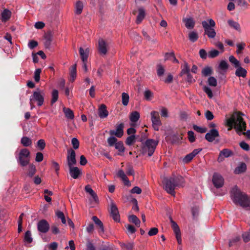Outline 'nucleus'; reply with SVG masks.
<instances>
[{"label": "nucleus", "mask_w": 250, "mask_h": 250, "mask_svg": "<svg viewBox=\"0 0 250 250\" xmlns=\"http://www.w3.org/2000/svg\"><path fill=\"white\" fill-rule=\"evenodd\" d=\"M229 62L234 64V67L239 66V65L240 64V62L238 61L233 56H230L229 57Z\"/></svg>", "instance_id": "obj_53"}, {"label": "nucleus", "mask_w": 250, "mask_h": 250, "mask_svg": "<svg viewBox=\"0 0 250 250\" xmlns=\"http://www.w3.org/2000/svg\"><path fill=\"white\" fill-rule=\"evenodd\" d=\"M79 53L82 61L83 62H87L89 53L88 48H86L85 51H84L82 47H80L79 49Z\"/></svg>", "instance_id": "obj_27"}, {"label": "nucleus", "mask_w": 250, "mask_h": 250, "mask_svg": "<svg viewBox=\"0 0 250 250\" xmlns=\"http://www.w3.org/2000/svg\"><path fill=\"white\" fill-rule=\"evenodd\" d=\"M30 155V152L27 148H22L20 150L18 161L21 166L25 167L29 164Z\"/></svg>", "instance_id": "obj_6"}, {"label": "nucleus", "mask_w": 250, "mask_h": 250, "mask_svg": "<svg viewBox=\"0 0 250 250\" xmlns=\"http://www.w3.org/2000/svg\"><path fill=\"white\" fill-rule=\"evenodd\" d=\"M158 144V141H157L151 139L146 140L141 147L142 154H145L147 152L148 156H151L153 154Z\"/></svg>", "instance_id": "obj_4"}, {"label": "nucleus", "mask_w": 250, "mask_h": 250, "mask_svg": "<svg viewBox=\"0 0 250 250\" xmlns=\"http://www.w3.org/2000/svg\"><path fill=\"white\" fill-rule=\"evenodd\" d=\"M58 99V91L54 89L52 92V99L51 101V104L53 105L55 102H57Z\"/></svg>", "instance_id": "obj_47"}, {"label": "nucleus", "mask_w": 250, "mask_h": 250, "mask_svg": "<svg viewBox=\"0 0 250 250\" xmlns=\"http://www.w3.org/2000/svg\"><path fill=\"white\" fill-rule=\"evenodd\" d=\"M42 72L41 69H36L34 73V79L36 82H39L40 80V74Z\"/></svg>", "instance_id": "obj_57"}, {"label": "nucleus", "mask_w": 250, "mask_h": 250, "mask_svg": "<svg viewBox=\"0 0 250 250\" xmlns=\"http://www.w3.org/2000/svg\"><path fill=\"white\" fill-rule=\"evenodd\" d=\"M37 146L40 150H43L45 146V143L44 140L40 139L37 142Z\"/></svg>", "instance_id": "obj_61"}, {"label": "nucleus", "mask_w": 250, "mask_h": 250, "mask_svg": "<svg viewBox=\"0 0 250 250\" xmlns=\"http://www.w3.org/2000/svg\"><path fill=\"white\" fill-rule=\"evenodd\" d=\"M36 172V168L35 166L33 164H30L29 166V169L28 172V176L30 177H32Z\"/></svg>", "instance_id": "obj_42"}, {"label": "nucleus", "mask_w": 250, "mask_h": 250, "mask_svg": "<svg viewBox=\"0 0 250 250\" xmlns=\"http://www.w3.org/2000/svg\"><path fill=\"white\" fill-rule=\"evenodd\" d=\"M219 54V52L215 49L210 51L208 52V57L210 58H214L218 56Z\"/></svg>", "instance_id": "obj_60"}, {"label": "nucleus", "mask_w": 250, "mask_h": 250, "mask_svg": "<svg viewBox=\"0 0 250 250\" xmlns=\"http://www.w3.org/2000/svg\"><path fill=\"white\" fill-rule=\"evenodd\" d=\"M70 81L73 82L77 77V64H75L70 68Z\"/></svg>", "instance_id": "obj_26"}, {"label": "nucleus", "mask_w": 250, "mask_h": 250, "mask_svg": "<svg viewBox=\"0 0 250 250\" xmlns=\"http://www.w3.org/2000/svg\"><path fill=\"white\" fill-rule=\"evenodd\" d=\"M56 215L58 218H60L61 219L62 223H63V224L66 223L65 218L63 213L62 211H59V210L57 211L56 212Z\"/></svg>", "instance_id": "obj_51"}, {"label": "nucleus", "mask_w": 250, "mask_h": 250, "mask_svg": "<svg viewBox=\"0 0 250 250\" xmlns=\"http://www.w3.org/2000/svg\"><path fill=\"white\" fill-rule=\"evenodd\" d=\"M212 73V70L210 67L206 66L202 71V75L204 77L210 76Z\"/></svg>", "instance_id": "obj_40"}, {"label": "nucleus", "mask_w": 250, "mask_h": 250, "mask_svg": "<svg viewBox=\"0 0 250 250\" xmlns=\"http://www.w3.org/2000/svg\"><path fill=\"white\" fill-rule=\"evenodd\" d=\"M151 117V121L152 123L153 127L155 130H159V126L162 125L160 120L159 113L157 111H152L150 113Z\"/></svg>", "instance_id": "obj_7"}, {"label": "nucleus", "mask_w": 250, "mask_h": 250, "mask_svg": "<svg viewBox=\"0 0 250 250\" xmlns=\"http://www.w3.org/2000/svg\"><path fill=\"white\" fill-rule=\"evenodd\" d=\"M71 144L73 147L75 149H77L79 147L80 142L76 138H73L71 140Z\"/></svg>", "instance_id": "obj_55"}, {"label": "nucleus", "mask_w": 250, "mask_h": 250, "mask_svg": "<svg viewBox=\"0 0 250 250\" xmlns=\"http://www.w3.org/2000/svg\"><path fill=\"white\" fill-rule=\"evenodd\" d=\"M229 65L225 61H221L219 63V67L221 70H226L228 68Z\"/></svg>", "instance_id": "obj_58"}, {"label": "nucleus", "mask_w": 250, "mask_h": 250, "mask_svg": "<svg viewBox=\"0 0 250 250\" xmlns=\"http://www.w3.org/2000/svg\"><path fill=\"white\" fill-rule=\"evenodd\" d=\"M67 161L69 167H71L76 164L77 161L76 159L75 151L72 148L67 150Z\"/></svg>", "instance_id": "obj_12"}, {"label": "nucleus", "mask_w": 250, "mask_h": 250, "mask_svg": "<svg viewBox=\"0 0 250 250\" xmlns=\"http://www.w3.org/2000/svg\"><path fill=\"white\" fill-rule=\"evenodd\" d=\"M193 158H194V157L193 156V155L191 154V153H190L187 154L184 157L183 161L185 163H188L189 162H190L193 159Z\"/></svg>", "instance_id": "obj_63"}, {"label": "nucleus", "mask_w": 250, "mask_h": 250, "mask_svg": "<svg viewBox=\"0 0 250 250\" xmlns=\"http://www.w3.org/2000/svg\"><path fill=\"white\" fill-rule=\"evenodd\" d=\"M63 112L65 113V117L69 119H73L74 118V114L72 110L69 108H64Z\"/></svg>", "instance_id": "obj_38"}, {"label": "nucleus", "mask_w": 250, "mask_h": 250, "mask_svg": "<svg viewBox=\"0 0 250 250\" xmlns=\"http://www.w3.org/2000/svg\"><path fill=\"white\" fill-rule=\"evenodd\" d=\"M181 71L179 76L182 77L183 75L186 74L190 72V68L188 63L186 62H184V65L181 66Z\"/></svg>", "instance_id": "obj_35"}, {"label": "nucleus", "mask_w": 250, "mask_h": 250, "mask_svg": "<svg viewBox=\"0 0 250 250\" xmlns=\"http://www.w3.org/2000/svg\"><path fill=\"white\" fill-rule=\"evenodd\" d=\"M170 220L171 228L175 233L177 242L179 244H181L182 243V239L180 228L177 223L174 221L171 217L170 218Z\"/></svg>", "instance_id": "obj_10"}, {"label": "nucleus", "mask_w": 250, "mask_h": 250, "mask_svg": "<svg viewBox=\"0 0 250 250\" xmlns=\"http://www.w3.org/2000/svg\"><path fill=\"white\" fill-rule=\"evenodd\" d=\"M52 38L53 35L50 31H48L44 34V39L45 41L44 45L46 48L49 49L52 41Z\"/></svg>", "instance_id": "obj_20"}, {"label": "nucleus", "mask_w": 250, "mask_h": 250, "mask_svg": "<svg viewBox=\"0 0 250 250\" xmlns=\"http://www.w3.org/2000/svg\"><path fill=\"white\" fill-rule=\"evenodd\" d=\"M193 128L194 130L196 131L197 132L201 133H204L207 132V129L206 127H201L197 125H193Z\"/></svg>", "instance_id": "obj_50"}, {"label": "nucleus", "mask_w": 250, "mask_h": 250, "mask_svg": "<svg viewBox=\"0 0 250 250\" xmlns=\"http://www.w3.org/2000/svg\"><path fill=\"white\" fill-rule=\"evenodd\" d=\"M202 26L205 31V35H207L209 38H214L216 36V32L214 29L215 26V21L209 19L208 21H204L202 22Z\"/></svg>", "instance_id": "obj_5"}, {"label": "nucleus", "mask_w": 250, "mask_h": 250, "mask_svg": "<svg viewBox=\"0 0 250 250\" xmlns=\"http://www.w3.org/2000/svg\"><path fill=\"white\" fill-rule=\"evenodd\" d=\"M44 95L43 91L38 89L37 91L34 92L31 97L33 98V100H35L38 102V106H40L43 104Z\"/></svg>", "instance_id": "obj_8"}, {"label": "nucleus", "mask_w": 250, "mask_h": 250, "mask_svg": "<svg viewBox=\"0 0 250 250\" xmlns=\"http://www.w3.org/2000/svg\"><path fill=\"white\" fill-rule=\"evenodd\" d=\"M117 139L113 136L109 137L107 139V142L109 146H112L115 145V144L117 143Z\"/></svg>", "instance_id": "obj_52"}, {"label": "nucleus", "mask_w": 250, "mask_h": 250, "mask_svg": "<svg viewBox=\"0 0 250 250\" xmlns=\"http://www.w3.org/2000/svg\"><path fill=\"white\" fill-rule=\"evenodd\" d=\"M136 140L138 141V137L134 135H131L126 139L125 144L130 146H131Z\"/></svg>", "instance_id": "obj_37"}, {"label": "nucleus", "mask_w": 250, "mask_h": 250, "mask_svg": "<svg viewBox=\"0 0 250 250\" xmlns=\"http://www.w3.org/2000/svg\"><path fill=\"white\" fill-rule=\"evenodd\" d=\"M129 95L127 93L123 92L122 94V104L126 106L128 104L129 101Z\"/></svg>", "instance_id": "obj_46"}, {"label": "nucleus", "mask_w": 250, "mask_h": 250, "mask_svg": "<svg viewBox=\"0 0 250 250\" xmlns=\"http://www.w3.org/2000/svg\"><path fill=\"white\" fill-rule=\"evenodd\" d=\"M140 118V114L137 111L132 112L130 116V120L132 122H136Z\"/></svg>", "instance_id": "obj_44"}, {"label": "nucleus", "mask_w": 250, "mask_h": 250, "mask_svg": "<svg viewBox=\"0 0 250 250\" xmlns=\"http://www.w3.org/2000/svg\"><path fill=\"white\" fill-rule=\"evenodd\" d=\"M98 50L101 55H105L107 52V44L105 41L102 38L98 40Z\"/></svg>", "instance_id": "obj_16"}, {"label": "nucleus", "mask_w": 250, "mask_h": 250, "mask_svg": "<svg viewBox=\"0 0 250 250\" xmlns=\"http://www.w3.org/2000/svg\"><path fill=\"white\" fill-rule=\"evenodd\" d=\"M93 221L94 222L96 227L99 229L98 232L101 234L104 232V227L102 222L96 216L92 217Z\"/></svg>", "instance_id": "obj_19"}, {"label": "nucleus", "mask_w": 250, "mask_h": 250, "mask_svg": "<svg viewBox=\"0 0 250 250\" xmlns=\"http://www.w3.org/2000/svg\"><path fill=\"white\" fill-rule=\"evenodd\" d=\"M69 167V173L71 176L75 179L78 178L82 172L77 167H73L71 166Z\"/></svg>", "instance_id": "obj_21"}, {"label": "nucleus", "mask_w": 250, "mask_h": 250, "mask_svg": "<svg viewBox=\"0 0 250 250\" xmlns=\"http://www.w3.org/2000/svg\"><path fill=\"white\" fill-rule=\"evenodd\" d=\"M21 143L25 147L31 146L32 145V140L29 137H22L21 140Z\"/></svg>", "instance_id": "obj_31"}, {"label": "nucleus", "mask_w": 250, "mask_h": 250, "mask_svg": "<svg viewBox=\"0 0 250 250\" xmlns=\"http://www.w3.org/2000/svg\"><path fill=\"white\" fill-rule=\"evenodd\" d=\"M170 220L171 228L175 233L177 242L179 244H181L182 243V239L180 228L177 223L174 221L171 217L170 218Z\"/></svg>", "instance_id": "obj_11"}, {"label": "nucleus", "mask_w": 250, "mask_h": 250, "mask_svg": "<svg viewBox=\"0 0 250 250\" xmlns=\"http://www.w3.org/2000/svg\"><path fill=\"white\" fill-rule=\"evenodd\" d=\"M183 22L185 23V26L188 29H193L195 26V22L192 18H184Z\"/></svg>", "instance_id": "obj_24"}, {"label": "nucleus", "mask_w": 250, "mask_h": 250, "mask_svg": "<svg viewBox=\"0 0 250 250\" xmlns=\"http://www.w3.org/2000/svg\"><path fill=\"white\" fill-rule=\"evenodd\" d=\"M228 23L230 27L233 28L236 30H240V25L237 22H236L231 20H229L228 21Z\"/></svg>", "instance_id": "obj_43"}, {"label": "nucleus", "mask_w": 250, "mask_h": 250, "mask_svg": "<svg viewBox=\"0 0 250 250\" xmlns=\"http://www.w3.org/2000/svg\"><path fill=\"white\" fill-rule=\"evenodd\" d=\"M115 148L121 152H124L125 151V147L123 142L119 141L115 144Z\"/></svg>", "instance_id": "obj_49"}, {"label": "nucleus", "mask_w": 250, "mask_h": 250, "mask_svg": "<svg viewBox=\"0 0 250 250\" xmlns=\"http://www.w3.org/2000/svg\"><path fill=\"white\" fill-rule=\"evenodd\" d=\"M121 247L125 250H133L134 247V243L133 242H127L126 243H120Z\"/></svg>", "instance_id": "obj_34"}, {"label": "nucleus", "mask_w": 250, "mask_h": 250, "mask_svg": "<svg viewBox=\"0 0 250 250\" xmlns=\"http://www.w3.org/2000/svg\"><path fill=\"white\" fill-rule=\"evenodd\" d=\"M204 91L208 95L209 98H211L213 97L211 89L209 87L205 86L204 87Z\"/></svg>", "instance_id": "obj_62"}, {"label": "nucleus", "mask_w": 250, "mask_h": 250, "mask_svg": "<svg viewBox=\"0 0 250 250\" xmlns=\"http://www.w3.org/2000/svg\"><path fill=\"white\" fill-rule=\"evenodd\" d=\"M247 169V166L245 163H242L236 167L235 169V173L236 174H240L245 172Z\"/></svg>", "instance_id": "obj_36"}, {"label": "nucleus", "mask_w": 250, "mask_h": 250, "mask_svg": "<svg viewBox=\"0 0 250 250\" xmlns=\"http://www.w3.org/2000/svg\"><path fill=\"white\" fill-rule=\"evenodd\" d=\"M236 70L235 71V74L236 76L243 78H245L247 74V71L241 66V64L239 65V66L236 67Z\"/></svg>", "instance_id": "obj_23"}, {"label": "nucleus", "mask_w": 250, "mask_h": 250, "mask_svg": "<svg viewBox=\"0 0 250 250\" xmlns=\"http://www.w3.org/2000/svg\"><path fill=\"white\" fill-rule=\"evenodd\" d=\"M37 228L39 231L45 233L49 229V224L46 220L42 219L38 222Z\"/></svg>", "instance_id": "obj_14"}, {"label": "nucleus", "mask_w": 250, "mask_h": 250, "mask_svg": "<svg viewBox=\"0 0 250 250\" xmlns=\"http://www.w3.org/2000/svg\"><path fill=\"white\" fill-rule=\"evenodd\" d=\"M243 115L244 114L240 111L234 112L229 118L227 119L226 125L229 127L228 130L233 128L238 135H246L250 139V130L246 131L247 128L246 123L242 117Z\"/></svg>", "instance_id": "obj_1"}, {"label": "nucleus", "mask_w": 250, "mask_h": 250, "mask_svg": "<svg viewBox=\"0 0 250 250\" xmlns=\"http://www.w3.org/2000/svg\"><path fill=\"white\" fill-rule=\"evenodd\" d=\"M11 12L10 11L7 9H4V10L1 13V21L2 22H6L11 17Z\"/></svg>", "instance_id": "obj_28"}, {"label": "nucleus", "mask_w": 250, "mask_h": 250, "mask_svg": "<svg viewBox=\"0 0 250 250\" xmlns=\"http://www.w3.org/2000/svg\"><path fill=\"white\" fill-rule=\"evenodd\" d=\"M233 154L231 150L228 148H224L220 152L218 161L220 162L224 160V157L228 158L231 156Z\"/></svg>", "instance_id": "obj_18"}, {"label": "nucleus", "mask_w": 250, "mask_h": 250, "mask_svg": "<svg viewBox=\"0 0 250 250\" xmlns=\"http://www.w3.org/2000/svg\"><path fill=\"white\" fill-rule=\"evenodd\" d=\"M24 240L25 242L29 244L31 243L32 242L33 239L31 237V233L30 231L27 230L26 231L24 235Z\"/></svg>", "instance_id": "obj_48"}, {"label": "nucleus", "mask_w": 250, "mask_h": 250, "mask_svg": "<svg viewBox=\"0 0 250 250\" xmlns=\"http://www.w3.org/2000/svg\"><path fill=\"white\" fill-rule=\"evenodd\" d=\"M83 3L81 1H78L76 4V14L79 15L82 13L83 9Z\"/></svg>", "instance_id": "obj_45"}, {"label": "nucleus", "mask_w": 250, "mask_h": 250, "mask_svg": "<svg viewBox=\"0 0 250 250\" xmlns=\"http://www.w3.org/2000/svg\"><path fill=\"white\" fill-rule=\"evenodd\" d=\"M191 213L194 219H196L199 214V207L197 206H194L191 208Z\"/></svg>", "instance_id": "obj_41"}, {"label": "nucleus", "mask_w": 250, "mask_h": 250, "mask_svg": "<svg viewBox=\"0 0 250 250\" xmlns=\"http://www.w3.org/2000/svg\"><path fill=\"white\" fill-rule=\"evenodd\" d=\"M85 191L88 193L91 197L93 198L94 200L95 201H97L98 199V198L96 195V194L95 193V192L93 191V190L91 188L90 186L89 185H87L84 188Z\"/></svg>", "instance_id": "obj_32"}, {"label": "nucleus", "mask_w": 250, "mask_h": 250, "mask_svg": "<svg viewBox=\"0 0 250 250\" xmlns=\"http://www.w3.org/2000/svg\"><path fill=\"white\" fill-rule=\"evenodd\" d=\"M230 197L235 205H239L243 208L250 210V197L245 192L241 191L237 186L230 191Z\"/></svg>", "instance_id": "obj_2"}, {"label": "nucleus", "mask_w": 250, "mask_h": 250, "mask_svg": "<svg viewBox=\"0 0 250 250\" xmlns=\"http://www.w3.org/2000/svg\"><path fill=\"white\" fill-rule=\"evenodd\" d=\"M117 176L122 179V180L125 182V185H128L129 184V181L124 171L122 169H120L118 171Z\"/></svg>", "instance_id": "obj_29"}, {"label": "nucleus", "mask_w": 250, "mask_h": 250, "mask_svg": "<svg viewBox=\"0 0 250 250\" xmlns=\"http://www.w3.org/2000/svg\"><path fill=\"white\" fill-rule=\"evenodd\" d=\"M212 183L216 188H219L223 186L224 180L220 174L214 173L212 176Z\"/></svg>", "instance_id": "obj_9"}, {"label": "nucleus", "mask_w": 250, "mask_h": 250, "mask_svg": "<svg viewBox=\"0 0 250 250\" xmlns=\"http://www.w3.org/2000/svg\"><path fill=\"white\" fill-rule=\"evenodd\" d=\"M208 82L210 86H216L217 85L216 79L213 77H209L208 80Z\"/></svg>", "instance_id": "obj_56"}, {"label": "nucleus", "mask_w": 250, "mask_h": 250, "mask_svg": "<svg viewBox=\"0 0 250 250\" xmlns=\"http://www.w3.org/2000/svg\"><path fill=\"white\" fill-rule=\"evenodd\" d=\"M128 220L130 222L134 224L137 227L140 226L141 221L135 215H131L128 217Z\"/></svg>", "instance_id": "obj_33"}, {"label": "nucleus", "mask_w": 250, "mask_h": 250, "mask_svg": "<svg viewBox=\"0 0 250 250\" xmlns=\"http://www.w3.org/2000/svg\"><path fill=\"white\" fill-rule=\"evenodd\" d=\"M86 247V250H96L95 247L89 240H87Z\"/></svg>", "instance_id": "obj_64"}, {"label": "nucleus", "mask_w": 250, "mask_h": 250, "mask_svg": "<svg viewBox=\"0 0 250 250\" xmlns=\"http://www.w3.org/2000/svg\"><path fill=\"white\" fill-rule=\"evenodd\" d=\"M110 215L113 219L116 222L120 221V214L118 209L114 203H112L110 208Z\"/></svg>", "instance_id": "obj_17"}, {"label": "nucleus", "mask_w": 250, "mask_h": 250, "mask_svg": "<svg viewBox=\"0 0 250 250\" xmlns=\"http://www.w3.org/2000/svg\"><path fill=\"white\" fill-rule=\"evenodd\" d=\"M199 36L196 32L191 31L188 34V39L192 42H194L198 40Z\"/></svg>", "instance_id": "obj_39"}, {"label": "nucleus", "mask_w": 250, "mask_h": 250, "mask_svg": "<svg viewBox=\"0 0 250 250\" xmlns=\"http://www.w3.org/2000/svg\"><path fill=\"white\" fill-rule=\"evenodd\" d=\"M165 72V69L163 67V66L159 64L157 66V75L159 77H161L164 74Z\"/></svg>", "instance_id": "obj_59"}, {"label": "nucleus", "mask_w": 250, "mask_h": 250, "mask_svg": "<svg viewBox=\"0 0 250 250\" xmlns=\"http://www.w3.org/2000/svg\"><path fill=\"white\" fill-rule=\"evenodd\" d=\"M116 128V130H110L109 131L110 135L111 136L115 135L117 137L121 138L124 135V124L122 123L119 125H117Z\"/></svg>", "instance_id": "obj_13"}, {"label": "nucleus", "mask_w": 250, "mask_h": 250, "mask_svg": "<svg viewBox=\"0 0 250 250\" xmlns=\"http://www.w3.org/2000/svg\"><path fill=\"white\" fill-rule=\"evenodd\" d=\"M165 181V189L167 192L172 196H175V189L176 187L182 186L184 182L183 178L181 176H173L169 178H167L164 179Z\"/></svg>", "instance_id": "obj_3"}, {"label": "nucleus", "mask_w": 250, "mask_h": 250, "mask_svg": "<svg viewBox=\"0 0 250 250\" xmlns=\"http://www.w3.org/2000/svg\"><path fill=\"white\" fill-rule=\"evenodd\" d=\"M165 60L171 61L174 63H178L179 62V61L176 59L174 52H173L166 53Z\"/></svg>", "instance_id": "obj_30"}, {"label": "nucleus", "mask_w": 250, "mask_h": 250, "mask_svg": "<svg viewBox=\"0 0 250 250\" xmlns=\"http://www.w3.org/2000/svg\"><path fill=\"white\" fill-rule=\"evenodd\" d=\"M98 115L101 118H104L108 115V112L105 104H102L98 109Z\"/></svg>", "instance_id": "obj_22"}, {"label": "nucleus", "mask_w": 250, "mask_h": 250, "mask_svg": "<svg viewBox=\"0 0 250 250\" xmlns=\"http://www.w3.org/2000/svg\"><path fill=\"white\" fill-rule=\"evenodd\" d=\"M188 136L189 141L191 143H193L196 140V138L194 136V133L192 130L188 131Z\"/></svg>", "instance_id": "obj_54"}, {"label": "nucleus", "mask_w": 250, "mask_h": 250, "mask_svg": "<svg viewBox=\"0 0 250 250\" xmlns=\"http://www.w3.org/2000/svg\"><path fill=\"white\" fill-rule=\"evenodd\" d=\"M146 16L145 9L140 7L138 9V15L137 16L136 22L137 24H140L144 20Z\"/></svg>", "instance_id": "obj_25"}, {"label": "nucleus", "mask_w": 250, "mask_h": 250, "mask_svg": "<svg viewBox=\"0 0 250 250\" xmlns=\"http://www.w3.org/2000/svg\"><path fill=\"white\" fill-rule=\"evenodd\" d=\"M219 136L218 131L216 129H211L205 135V139L208 142H212L215 138Z\"/></svg>", "instance_id": "obj_15"}]
</instances>
